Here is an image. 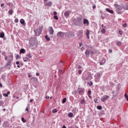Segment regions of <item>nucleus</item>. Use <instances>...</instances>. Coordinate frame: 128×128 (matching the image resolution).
Instances as JSON below:
<instances>
[{
    "instance_id": "20e7f679",
    "label": "nucleus",
    "mask_w": 128,
    "mask_h": 128,
    "mask_svg": "<svg viewBox=\"0 0 128 128\" xmlns=\"http://www.w3.org/2000/svg\"><path fill=\"white\" fill-rule=\"evenodd\" d=\"M110 98V96H108V95H104L101 98V100H102V102H106V100H108V98Z\"/></svg>"
},
{
    "instance_id": "c85d7f7f",
    "label": "nucleus",
    "mask_w": 128,
    "mask_h": 128,
    "mask_svg": "<svg viewBox=\"0 0 128 128\" xmlns=\"http://www.w3.org/2000/svg\"><path fill=\"white\" fill-rule=\"evenodd\" d=\"M66 102V98H64L62 100V104H65Z\"/></svg>"
},
{
    "instance_id": "f257e3e1",
    "label": "nucleus",
    "mask_w": 128,
    "mask_h": 128,
    "mask_svg": "<svg viewBox=\"0 0 128 128\" xmlns=\"http://www.w3.org/2000/svg\"><path fill=\"white\" fill-rule=\"evenodd\" d=\"M115 6L116 8V12L118 14H122L126 10V8L122 5L115 4Z\"/></svg>"
},
{
    "instance_id": "4468645a",
    "label": "nucleus",
    "mask_w": 128,
    "mask_h": 128,
    "mask_svg": "<svg viewBox=\"0 0 128 128\" xmlns=\"http://www.w3.org/2000/svg\"><path fill=\"white\" fill-rule=\"evenodd\" d=\"M58 36H62V38H64V34L63 32H58Z\"/></svg>"
},
{
    "instance_id": "774afa93",
    "label": "nucleus",
    "mask_w": 128,
    "mask_h": 128,
    "mask_svg": "<svg viewBox=\"0 0 128 128\" xmlns=\"http://www.w3.org/2000/svg\"><path fill=\"white\" fill-rule=\"evenodd\" d=\"M62 128H66V126H64Z\"/></svg>"
},
{
    "instance_id": "412c9836",
    "label": "nucleus",
    "mask_w": 128,
    "mask_h": 128,
    "mask_svg": "<svg viewBox=\"0 0 128 128\" xmlns=\"http://www.w3.org/2000/svg\"><path fill=\"white\" fill-rule=\"evenodd\" d=\"M0 38H4V32H1L0 34Z\"/></svg>"
},
{
    "instance_id": "4c0bfd02",
    "label": "nucleus",
    "mask_w": 128,
    "mask_h": 128,
    "mask_svg": "<svg viewBox=\"0 0 128 128\" xmlns=\"http://www.w3.org/2000/svg\"><path fill=\"white\" fill-rule=\"evenodd\" d=\"M119 34H120V36H122V30H120Z\"/></svg>"
},
{
    "instance_id": "e2e57ef3",
    "label": "nucleus",
    "mask_w": 128,
    "mask_h": 128,
    "mask_svg": "<svg viewBox=\"0 0 128 128\" xmlns=\"http://www.w3.org/2000/svg\"><path fill=\"white\" fill-rule=\"evenodd\" d=\"M88 98H92V96H90V94H88Z\"/></svg>"
},
{
    "instance_id": "5fc2aeb1",
    "label": "nucleus",
    "mask_w": 128,
    "mask_h": 128,
    "mask_svg": "<svg viewBox=\"0 0 128 128\" xmlns=\"http://www.w3.org/2000/svg\"><path fill=\"white\" fill-rule=\"evenodd\" d=\"M125 10H128V4L126 5V7L125 8Z\"/></svg>"
},
{
    "instance_id": "13d9d810",
    "label": "nucleus",
    "mask_w": 128,
    "mask_h": 128,
    "mask_svg": "<svg viewBox=\"0 0 128 128\" xmlns=\"http://www.w3.org/2000/svg\"><path fill=\"white\" fill-rule=\"evenodd\" d=\"M93 8H96V5H94L92 6Z\"/></svg>"
},
{
    "instance_id": "79ce46f5",
    "label": "nucleus",
    "mask_w": 128,
    "mask_h": 128,
    "mask_svg": "<svg viewBox=\"0 0 128 128\" xmlns=\"http://www.w3.org/2000/svg\"><path fill=\"white\" fill-rule=\"evenodd\" d=\"M6 66H10V61H9L7 64Z\"/></svg>"
},
{
    "instance_id": "4d7b16f0",
    "label": "nucleus",
    "mask_w": 128,
    "mask_h": 128,
    "mask_svg": "<svg viewBox=\"0 0 128 128\" xmlns=\"http://www.w3.org/2000/svg\"><path fill=\"white\" fill-rule=\"evenodd\" d=\"M4 6V4H2L1 5H0V6L2 8V6Z\"/></svg>"
},
{
    "instance_id": "6e6552de",
    "label": "nucleus",
    "mask_w": 128,
    "mask_h": 128,
    "mask_svg": "<svg viewBox=\"0 0 128 128\" xmlns=\"http://www.w3.org/2000/svg\"><path fill=\"white\" fill-rule=\"evenodd\" d=\"M106 58H104L102 59V60L100 62V66H102V65L104 64H106Z\"/></svg>"
},
{
    "instance_id": "a19ab883",
    "label": "nucleus",
    "mask_w": 128,
    "mask_h": 128,
    "mask_svg": "<svg viewBox=\"0 0 128 128\" xmlns=\"http://www.w3.org/2000/svg\"><path fill=\"white\" fill-rule=\"evenodd\" d=\"M19 58H20V55L17 54L16 56V60H18Z\"/></svg>"
},
{
    "instance_id": "f704fd0d",
    "label": "nucleus",
    "mask_w": 128,
    "mask_h": 128,
    "mask_svg": "<svg viewBox=\"0 0 128 128\" xmlns=\"http://www.w3.org/2000/svg\"><path fill=\"white\" fill-rule=\"evenodd\" d=\"M118 46H122V42H116Z\"/></svg>"
},
{
    "instance_id": "8fccbe9b",
    "label": "nucleus",
    "mask_w": 128,
    "mask_h": 128,
    "mask_svg": "<svg viewBox=\"0 0 128 128\" xmlns=\"http://www.w3.org/2000/svg\"><path fill=\"white\" fill-rule=\"evenodd\" d=\"M36 76H40V73L36 72Z\"/></svg>"
},
{
    "instance_id": "72a5a7b5",
    "label": "nucleus",
    "mask_w": 128,
    "mask_h": 128,
    "mask_svg": "<svg viewBox=\"0 0 128 128\" xmlns=\"http://www.w3.org/2000/svg\"><path fill=\"white\" fill-rule=\"evenodd\" d=\"M98 99L97 98H95L94 99V102L95 104L98 103Z\"/></svg>"
},
{
    "instance_id": "58836bf2",
    "label": "nucleus",
    "mask_w": 128,
    "mask_h": 128,
    "mask_svg": "<svg viewBox=\"0 0 128 128\" xmlns=\"http://www.w3.org/2000/svg\"><path fill=\"white\" fill-rule=\"evenodd\" d=\"M14 22H16V23L18 22V19L16 18V19L14 20Z\"/></svg>"
},
{
    "instance_id": "5701e85b",
    "label": "nucleus",
    "mask_w": 128,
    "mask_h": 128,
    "mask_svg": "<svg viewBox=\"0 0 128 128\" xmlns=\"http://www.w3.org/2000/svg\"><path fill=\"white\" fill-rule=\"evenodd\" d=\"M20 52H21V54H24L26 52V50L24 48L20 49Z\"/></svg>"
},
{
    "instance_id": "dca6fc26",
    "label": "nucleus",
    "mask_w": 128,
    "mask_h": 128,
    "mask_svg": "<svg viewBox=\"0 0 128 128\" xmlns=\"http://www.w3.org/2000/svg\"><path fill=\"white\" fill-rule=\"evenodd\" d=\"M106 10L108 12H110V14H114V11L112 10H110L108 8H106Z\"/></svg>"
},
{
    "instance_id": "39448f33",
    "label": "nucleus",
    "mask_w": 128,
    "mask_h": 128,
    "mask_svg": "<svg viewBox=\"0 0 128 128\" xmlns=\"http://www.w3.org/2000/svg\"><path fill=\"white\" fill-rule=\"evenodd\" d=\"M84 34V30H80L77 32V36H80V38H82V34Z\"/></svg>"
},
{
    "instance_id": "680f3d73",
    "label": "nucleus",
    "mask_w": 128,
    "mask_h": 128,
    "mask_svg": "<svg viewBox=\"0 0 128 128\" xmlns=\"http://www.w3.org/2000/svg\"><path fill=\"white\" fill-rule=\"evenodd\" d=\"M8 60V56H6L5 57V60Z\"/></svg>"
},
{
    "instance_id": "0eeeda50",
    "label": "nucleus",
    "mask_w": 128,
    "mask_h": 128,
    "mask_svg": "<svg viewBox=\"0 0 128 128\" xmlns=\"http://www.w3.org/2000/svg\"><path fill=\"white\" fill-rule=\"evenodd\" d=\"M84 89L82 88H80L78 89V92L79 94H84Z\"/></svg>"
},
{
    "instance_id": "69168bd1",
    "label": "nucleus",
    "mask_w": 128,
    "mask_h": 128,
    "mask_svg": "<svg viewBox=\"0 0 128 128\" xmlns=\"http://www.w3.org/2000/svg\"><path fill=\"white\" fill-rule=\"evenodd\" d=\"M109 52H112V50H109Z\"/></svg>"
},
{
    "instance_id": "c03bdc74",
    "label": "nucleus",
    "mask_w": 128,
    "mask_h": 128,
    "mask_svg": "<svg viewBox=\"0 0 128 128\" xmlns=\"http://www.w3.org/2000/svg\"><path fill=\"white\" fill-rule=\"evenodd\" d=\"M26 112H30V111H28V108H26Z\"/></svg>"
},
{
    "instance_id": "423d86ee",
    "label": "nucleus",
    "mask_w": 128,
    "mask_h": 128,
    "mask_svg": "<svg viewBox=\"0 0 128 128\" xmlns=\"http://www.w3.org/2000/svg\"><path fill=\"white\" fill-rule=\"evenodd\" d=\"M84 24H86V26H89L90 22H88V20L86 18H84L83 21Z\"/></svg>"
},
{
    "instance_id": "a211bd4d",
    "label": "nucleus",
    "mask_w": 128,
    "mask_h": 128,
    "mask_svg": "<svg viewBox=\"0 0 128 128\" xmlns=\"http://www.w3.org/2000/svg\"><path fill=\"white\" fill-rule=\"evenodd\" d=\"M80 104H86V100L82 99L80 101Z\"/></svg>"
},
{
    "instance_id": "a18cd8bd",
    "label": "nucleus",
    "mask_w": 128,
    "mask_h": 128,
    "mask_svg": "<svg viewBox=\"0 0 128 128\" xmlns=\"http://www.w3.org/2000/svg\"><path fill=\"white\" fill-rule=\"evenodd\" d=\"M78 70H82V66H78Z\"/></svg>"
},
{
    "instance_id": "3c124183",
    "label": "nucleus",
    "mask_w": 128,
    "mask_h": 128,
    "mask_svg": "<svg viewBox=\"0 0 128 128\" xmlns=\"http://www.w3.org/2000/svg\"><path fill=\"white\" fill-rule=\"evenodd\" d=\"M90 54H94V52L90 51Z\"/></svg>"
},
{
    "instance_id": "9b49d317",
    "label": "nucleus",
    "mask_w": 128,
    "mask_h": 128,
    "mask_svg": "<svg viewBox=\"0 0 128 128\" xmlns=\"http://www.w3.org/2000/svg\"><path fill=\"white\" fill-rule=\"evenodd\" d=\"M82 20V16L80 15V17L76 18V22H81Z\"/></svg>"
},
{
    "instance_id": "864d4df0",
    "label": "nucleus",
    "mask_w": 128,
    "mask_h": 128,
    "mask_svg": "<svg viewBox=\"0 0 128 128\" xmlns=\"http://www.w3.org/2000/svg\"><path fill=\"white\" fill-rule=\"evenodd\" d=\"M16 64H20V62L17 61V62H16Z\"/></svg>"
},
{
    "instance_id": "c756f323",
    "label": "nucleus",
    "mask_w": 128,
    "mask_h": 128,
    "mask_svg": "<svg viewBox=\"0 0 128 128\" xmlns=\"http://www.w3.org/2000/svg\"><path fill=\"white\" fill-rule=\"evenodd\" d=\"M27 56H28L29 58H32V54H27Z\"/></svg>"
},
{
    "instance_id": "b1692460",
    "label": "nucleus",
    "mask_w": 128,
    "mask_h": 128,
    "mask_svg": "<svg viewBox=\"0 0 128 128\" xmlns=\"http://www.w3.org/2000/svg\"><path fill=\"white\" fill-rule=\"evenodd\" d=\"M24 62H28V57H25L23 58Z\"/></svg>"
},
{
    "instance_id": "f3484780",
    "label": "nucleus",
    "mask_w": 128,
    "mask_h": 128,
    "mask_svg": "<svg viewBox=\"0 0 128 128\" xmlns=\"http://www.w3.org/2000/svg\"><path fill=\"white\" fill-rule=\"evenodd\" d=\"M68 116L69 118H72L74 116V114H72V112H69L68 114Z\"/></svg>"
},
{
    "instance_id": "2f4dec72",
    "label": "nucleus",
    "mask_w": 128,
    "mask_h": 128,
    "mask_svg": "<svg viewBox=\"0 0 128 128\" xmlns=\"http://www.w3.org/2000/svg\"><path fill=\"white\" fill-rule=\"evenodd\" d=\"M97 108H98V110H102V106H97Z\"/></svg>"
},
{
    "instance_id": "bb28decb",
    "label": "nucleus",
    "mask_w": 128,
    "mask_h": 128,
    "mask_svg": "<svg viewBox=\"0 0 128 128\" xmlns=\"http://www.w3.org/2000/svg\"><path fill=\"white\" fill-rule=\"evenodd\" d=\"M8 14H14V11L12 10H9V11L8 12Z\"/></svg>"
},
{
    "instance_id": "052dcab7",
    "label": "nucleus",
    "mask_w": 128,
    "mask_h": 128,
    "mask_svg": "<svg viewBox=\"0 0 128 128\" xmlns=\"http://www.w3.org/2000/svg\"><path fill=\"white\" fill-rule=\"evenodd\" d=\"M2 83H0V88H2Z\"/></svg>"
},
{
    "instance_id": "bf43d9fd",
    "label": "nucleus",
    "mask_w": 128,
    "mask_h": 128,
    "mask_svg": "<svg viewBox=\"0 0 128 128\" xmlns=\"http://www.w3.org/2000/svg\"><path fill=\"white\" fill-rule=\"evenodd\" d=\"M10 94V91L7 92V94L8 96V94Z\"/></svg>"
},
{
    "instance_id": "aec40b11",
    "label": "nucleus",
    "mask_w": 128,
    "mask_h": 128,
    "mask_svg": "<svg viewBox=\"0 0 128 128\" xmlns=\"http://www.w3.org/2000/svg\"><path fill=\"white\" fill-rule=\"evenodd\" d=\"M52 2H48V3H46V6H52Z\"/></svg>"
},
{
    "instance_id": "4be33fe9",
    "label": "nucleus",
    "mask_w": 128,
    "mask_h": 128,
    "mask_svg": "<svg viewBox=\"0 0 128 128\" xmlns=\"http://www.w3.org/2000/svg\"><path fill=\"white\" fill-rule=\"evenodd\" d=\"M45 38L48 40V42H50V38L48 35L45 36Z\"/></svg>"
},
{
    "instance_id": "a878e982",
    "label": "nucleus",
    "mask_w": 128,
    "mask_h": 128,
    "mask_svg": "<svg viewBox=\"0 0 128 128\" xmlns=\"http://www.w3.org/2000/svg\"><path fill=\"white\" fill-rule=\"evenodd\" d=\"M22 122H26V120L24 117L22 118Z\"/></svg>"
},
{
    "instance_id": "7ed1b4c3",
    "label": "nucleus",
    "mask_w": 128,
    "mask_h": 128,
    "mask_svg": "<svg viewBox=\"0 0 128 128\" xmlns=\"http://www.w3.org/2000/svg\"><path fill=\"white\" fill-rule=\"evenodd\" d=\"M100 74L97 73L95 75V78L97 82H100Z\"/></svg>"
},
{
    "instance_id": "f03ea898",
    "label": "nucleus",
    "mask_w": 128,
    "mask_h": 128,
    "mask_svg": "<svg viewBox=\"0 0 128 128\" xmlns=\"http://www.w3.org/2000/svg\"><path fill=\"white\" fill-rule=\"evenodd\" d=\"M34 32L36 36H40L42 32V29L39 27L38 28L34 30Z\"/></svg>"
},
{
    "instance_id": "de8ad7c7",
    "label": "nucleus",
    "mask_w": 128,
    "mask_h": 128,
    "mask_svg": "<svg viewBox=\"0 0 128 128\" xmlns=\"http://www.w3.org/2000/svg\"><path fill=\"white\" fill-rule=\"evenodd\" d=\"M78 73L79 74H82V70H79L78 71Z\"/></svg>"
},
{
    "instance_id": "9d476101",
    "label": "nucleus",
    "mask_w": 128,
    "mask_h": 128,
    "mask_svg": "<svg viewBox=\"0 0 128 128\" xmlns=\"http://www.w3.org/2000/svg\"><path fill=\"white\" fill-rule=\"evenodd\" d=\"M70 12L68 11H66L64 13V16H66L67 18H68L70 16Z\"/></svg>"
},
{
    "instance_id": "473e14b6",
    "label": "nucleus",
    "mask_w": 128,
    "mask_h": 128,
    "mask_svg": "<svg viewBox=\"0 0 128 128\" xmlns=\"http://www.w3.org/2000/svg\"><path fill=\"white\" fill-rule=\"evenodd\" d=\"M54 20H58V16L56 15L54 16Z\"/></svg>"
},
{
    "instance_id": "2eb2a0df",
    "label": "nucleus",
    "mask_w": 128,
    "mask_h": 128,
    "mask_svg": "<svg viewBox=\"0 0 128 128\" xmlns=\"http://www.w3.org/2000/svg\"><path fill=\"white\" fill-rule=\"evenodd\" d=\"M86 34L87 36V38L90 39V30H86Z\"/></svg>"
},
{
    "instance_id": "1a4fd4ad",
    "label": "nucleus",
    "mask_w": 128,
    "mask_h": 128,
    "mask_svg": "<svg viewBox=\"0 0 128 128\" xmlns=\"http://www.w3.org/2000/svg\"><path fill=\"white\" fill-rule=\"evenodd\" d=\"M48 31L50 34H54V29L52 27H49Z\"/></svg>"
},
{
    "instance_id": "e433bc0d",
    "label": "nucleus",
    "mask_w": 128,
    "mask_h": 128,
    "mask_svg": "<svg viewBox=\"0 0 128 128\" xmlns=\"http://www.w3.org/2000/svg\"><path fill=\"white\" fill-rule=\"evenodd\" d=\"M124 98H126V100L128 102V94H124Z\"/></svg>"
},
{
    "instance_id": "0e129e2a",
    "label": "nucleus",
    "mask_w": 128,
    "mask_h": 128,
    "mask_svg": "<svg viewBox=\"0 0 128 128\" xmlns=\"http://www.w3.org/2000/svg\"><path fill=\"white\" fill-rule=\"evenodd\" d=\"M28 78H30V74H28Z\"/></svg>"
},
{
    "instance_id": "49530a36",
    "label": "nucleus",
    "mask_w": 128,
    "mask_h": 128,
    "mask_svg": "<svg viewBox=\"0 0 128 128\" xmlns=\"http://www.w3.org/2000/svg\"><path fill=\"white\" fill-rule=\"evenodd\" d=\"M123 28H126V24H123Z\"/></svg>"
},
{
    "instance_id": "c9c22d12",
    "label": "nucleus",
    "mask_w": 128,
    "mask_h": 128,
    "mask_svg": "<svg viewBox=\"0 0 128 128\" xmlns=\"http://www.w3.org/2000/svg\"><path fill=\"white\" fill-rule=\"evenodd\" d=\"M4 96H5V98H8V95L7 94H3Z\"/></svg>"
},
{
    "instance_id": "6e6d98bb",
    "label": "nucleus",
    "mask_w": 128,
    "mask_h": 128,
    "mask_svg": "<svg viewBox=\"0 0 128 128\" xmlns=\"http://www.w3.org/2000/svg\"><path fill=\"white\" fill-rule=\"evenodd\" d=\"M90 86H92V82H90Z\"/></svg>"
},
{
    "instance_id": "7c9ffc66",
    "label": "nucleus",
    "mask_w": 128,
    "mask_h": 128,
    "mask_svg": "<svg viewBox=\"0 0 128 128\" xmlns=\"http://www.w3.org/2000/svg\"><path fill=\"white\" fill-rule=\"evenodd\" d=\"M4 106V101L0 100V106Z\"/></svg>"
},
{
    "instance_id": "338daca9",
    "label": "nucleus",
    "mask_w": 128,
    "mask_h": 128,
    "mask_svg": "<svg viewBox=\"0 0 128 128\" xmlns=\"http://www.w3.org/2000/svg\"><path fill=\"white\" fill-rule=\"evenodd\" d=\"M77 92H78V90L74 91V94H76Z\"/></svg>"
},
{
    "instance_id": "393cba45",
    "label": "nucleus",
    "mask_w": 128,
    "mask_h": 128,
    "mask_svg": "<svg viewBox=\"0 0 128 128\" xmlns=\"http://www.w3.org/2000/svg\"><path fill=\"white\" fill-rule=\"evenodd\" d=\"M58 112V110L54 108L53 109V110H52V112L53 114H56V112Z\"/></svg>"
},
{
    "instance_id": "f8f14e48",
    "label": "nucleus",
    "mask_w": 128,
    "mask_h": 128,
    "mask_svg": "<svg viewBox=\"0 0 128 128\" xmlns=\"http://www.w3.org/2000/svg\"><path fill=\"white\" fill-rule=\"evenodd\" d=\"M90 50H86L85 52V54L86 56H90Z\"/></svg>"
},
{
    "instance_id": "ddd939ff",
    "label": "nucleus",
    "mask_w": 128,
    "mask_h": 128,
    "mask_svg": "<svg viewBox=\"0 0 128 128\" xmlns=\"http://www.w3.org/2000/svg\"><path fill=\"white\" fill-rule=\"evenodd\" d=\"M20 23L22 24H23V26H26V22H24V19H21L20 20Z\"/></svg>"
},
{
    "instance_id": "6ab92c4d",
    "label": "nucleus",
    "mask_w": 128,
    "mask_h": 128,
    "mask_svg": "<svg viewBox=\"0 0 128 128\" xmlns=\"http://www.w3.org/2000/svg\"><path fill=\"white\" fill-rule=\"evenodd\" d=\"M31 80H34V82H38V80L37 78L36 77H32L31 78Z\"/></svg>"
},
{
    "instance_id": "603ef678",
    "label": "nucleus",
    "mask_w": 128,
    "mask_h": 128,
    "mask_svg": "<svg viewBox=\"0 0 128 128\" xmlns=\"http://www.w3.org/2000/svg\"><path fill=\"white\" fill-rule=\"evenodd\" d=\"M32 102H34V100L32 99H31L30 100V102L32 103Z\"/></svg>"
},
{
    "instance_id": "ea45409f",
    "label": "nucleus",
    "mask_w": 128,
    "mask_h": 128,
    "mask_svg": "<svg viewBox=\"0 0 128 128\" xmlns=\"http://www.w3.org/2000/svg\"><path fill=\"white\" fill-rule=\"evenodd\" d=\"M92 94V91L90 90H88V94Z\"/></svg>"
},
{
    "instance_id": "09e8293b",
    "label": "nucleus",
    "mask_w": 128,
    "mask_h": 128,
    "mask_svg": "<svg viewBox=\"0 0 128 128\" xmlns=\"http://www.w3.org/2000/svg\"><path fill=\"white\" fill-rule=\"evenodd\" d=\"M79 44H80L79 48H80V46H82V43H80Z\"/></svg>"
},
{
    "instance_id": "cd10ccee",
    "label": "nucleus",
    "mask_w": 128,
    "mask_h": 128,
    "mask_svg": "<svg viewBox=\"0 0 128 128\" xmlns=\"http://www.w3.org/2000/svg\"><path fill=\"white\" fill-rule=\"evenodd\" d=\"M101 32H102V34H105V32H106V29L102 28V30H101Z\"/></svg>"
},
{
    "instance_id": "37998d69",
    "label": "nucleus",
    "mask_w": 128,
    "mask_h": 128,
    "mask_svg": "<svg viewBox=\"0 0 128 128\" xmlns=\"http://www.w3.org/2000/svg\"><path fill=\"white\" fill-rule=\"evenodd\" d=\"M54 16H56V14H58V13L54 11Z\"/></svg>"
}]
</instances>
